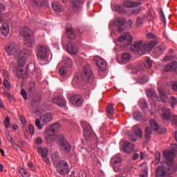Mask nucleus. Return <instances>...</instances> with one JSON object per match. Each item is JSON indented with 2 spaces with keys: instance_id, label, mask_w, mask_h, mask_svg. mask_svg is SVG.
Wrapping results in <instances>:
<instances>
[{
  "instance_id": "1",
  "label": "nucleus",
  "mask_w": 177,
  "mask_h": 177,
  "mask_svg": "<svg viewBox=\"0 0 177 177\" xmlns=\"http://www.w3.org/2000/svg\"><path fill=\"white\" fill-rule=\"evenodd\" d=\"M163 157L167 161L161 162L162 167L159 166L157 168L156 175V177H168V174H174L176 171V165L174 163V158H175V153L172 151H163Z\"/></svg>"
},
{
  "instance_id": "2",
  "label": "nucleus",
  "mask_w": 177,
  "mask_h": 177,
  "mask_svg": "<svg viewBox=\"0 0 177 177\" xmlns=\"http://www.w3.org/2000/svg\"><path fill=\"white\" fill-rule=\"evenodd\" d=\"M30 56V51L28 49H22L17 58V65H15L12 68V71L15 77L18 78H24V74L26 71L23 68L24 67V63H26V57Z\"/></svg>"
},
{
  "instance_id": "3",
  "label": "nucleus",
  "mask_w": 177,
  "mask_h": 177,
  "mask_svg": "<svg viewBox=\"0 0 177 177\" xmlns=\"http://www.w3.org/2000/svg\"><path fill=\"white\" fill-rule=\"evenodd\" d=\"M156 45H157L156 41H150L147 43H143V41L140 40L132 44L131 49L133 52H137L138 55L142 56V55H146L147 52H150Z\"/></svg>"
},
{
  "instance_id": "4",
  "label": "nucleus",
  "mask_w": 177,
  "mask_h": 177,
  "mask_svg": "<svg viewBox=\"0 0 177 177\" xmlns=\"http://www.w3.org/2000/svg\"><path fill=\"white\" fill-rule=\"evenodd\" d=\"M60 124L55 123L50 126L48 129H46V140L48 143H52L55 142L57 138V132L60 129Z\"/></svg>"
},
{
  "instance_id": "5",
  "label": "nucleus",
  "mask_w": 177,
  "mask_h": 177,
  "mask_svg": "<svg viewBox=\"0 0 177 177\" xmlns=\"http://www.w3.org/2000/svg\"><path fill=\"white\" fill-rule=\"evenodd\" d=\"M81 125L84 130V136L86 140L92 139L95 134L92 131V127H91V124H89V123L86 122V121H82Z\"/></svg>"
},
{
  "instance_id": "6",
  "label": "nucleus",
  "mask_w": 177,
  "mask_h": 177,
  "mask_svg": "<svg viewBox=\"0 0 177 177\" xmlns=\"http://www.w3.org/2000/svg\"><path fill=\"white\" fill-rule=\"evenodd\" d=\"M55 167L57 168V171L59 175H67V174L70 172L68 162L64 160H62V161H60Z\"/></svg>"
},
{
  "instance_id": "7",
  "label": "nucleus",
  "mask_w": 177,
  "mask_h": 177,
  "mask_svg": "<svg viewBox=\"0 0 177 177\" xmlns=\"http://www.w3.org/2000/svg\"><path fill=\"white\" fill-rule=\"evenodd\" d=\"M115 172H120L121 171V167H122V159L121 156L115 155L111 160Z\"/></svg>"
},
{
  "instance_id": "8",
  "label": "nucleus",
  "mask_w": 177,
  "mask_h": 177,
  "mask_svg": "<svg viewBox=\"0 0 177 177\" xmlns=\"http://www.w3.org/2000/svg\"><path fill=\"white\" fill-rule=\"evenodd\" d=\"M37 55L38 59L45 60V59L49 56V50L48 49V47L45 46H39L37 47Z\"/></svg>"
},
{
  "instance_id": "9",
  "label": "nucleus",
  "mask_w": 177,
  "mask_h": 177,
  "mask_svg": "<svg viewBox=\"0 0 177 177\" xmlns=\"http://www.w3.org/2000/svg\"><path fill=\"white\" fill-rule=\"evenodd\" d=\"M83 72V78L84 80H88L90 82H92V79L93 78V76L92 75V68L91 67V65H86L82 70Z\"/></svg>"
},
{
  "instance_id": "10",
  "label": "nucleus",
  "mask_w": 177,
  "mask_h": 177,
  "mask_svg": "<svg viewBox=\"0 0 177 177\" xmlns=\"http://www.w3.org/2000/svg\"><path fill=\"white\" fill-rule=\"evenodd\" d=\"M147 68H151V60L150 59L145 60L143 64L137 63L136 65V71H145Z\"/></svg>"
},
{
  "instance_id": "11",
  "label": "nucleus",
  "mask_w": 177,
  "mask_h": 177,
  "mask_svg": "<svg viewBox=\"0 0 177 177\" xmlns=\"http://www.w3.org/2000/svg\"><path fill=\"white\" fill-rule=\"evenodd\" d=\"M71 102L75 107H80L84 104V98L80 95H73L71 98Z\"/></svg>"
},
{
  "instance_id": "12",
  "label": "nucleus",
  "mask_w": 177,
  "mask_h": 177,
  "mask_svg": "<svg viewBox=\"0 0 177 177\" xmlns=\"http://www.w3.org/2000/svg\"><path fill=\"white\" fill-rule=\"evenodd\" d=\"M59 145L65 153H70L71 151V144L68 143L66 138H62L59 140Z\"/></svg>"
},
{
  "instance_id": "13",
  "label": "nucleus",
  "mask_w": 177,
  "mask_h": 177,
  "mask_svg": "<svg viewBox=\"0 0 177 177\" xmlns=\"http://www.w3.org/2000/svg\"><path fill=\"white\" fill-rule=\"evenodd\" d=\"M118 41L119 42H125L126 46H128L130 44H132V36L128 32L124 33L119 37Z\"/></svg>"
},
{
  "instance_id": "14",
  "label": "nucleus",
  "mask_w": 177,
  "mask_h": 177,
  "mask_svg": "<svg viewBox=\"0 0 177 177\" xmlns=\"http://www.w3.org/2000/svg\"><path fill=\"white\" fill-rule=\"evenodd\" d=\"M72 8L75 13H80L82 10V0H72Z\"/></svg>"
},
{
  "instance_id": "15",
  "label": "nucleus",
  "mask_w": 177,
  "mask_h": 177,
  "mask_svg": "<svg viewBox=\"0 0 177 177\" xmlns=\"http://www.w3.org/2000/svg\"><path fill=\"white\" fill-rule=\"evenodd\" d=\"M94 60L99 70H100L101 71H103V70L106 68V62H104L103 59H102L101 57H97L94 58Z\"/></svg>"
},
{
  "instance_id": "16",
  "label": "nucleus",
  "mask_w": 177,
  "mask_h": 177,
  "mask_svg": "<svg viewBox=\"0 0 177 177\" xmlns=\"http://www.w3.org/2000/svg\"><path fill=\"white\" fill-rule=\"evenodd\" d=\"M20 35H22V37H24V38L26 39L30 37H32L33 33L30 28L24 27L21 30Z\"/></svg>"
},
{
  "instance_id": "17",
  "label": "nucleus",
  "mask_w": 177,
  "mask_h": 177,
  "mask_svg": "<svg viewBox=\"0 0 177 177\" xmlns=\"http://www.w3.org/2000/svg\"><path fill=\"white\" fill-rule=\"evenodd\" d=\"M6 52L8 53L9 56L10 55H15L16 54V44H8L5 47Z\"/></svg>"
},
{
  "instance_id": "18",
  "label": "nucleus",
  "mask_w": 177,
  "mask_h": 177,
  "mask_svg": "<svg viewBox=\"0 0 177 177\" xmlns=\"http://www.w3.org/2000/svg\"><path fill=\"white\" fill-rule=\"evenodd\" d=\"M135 149V146L133 144H131L129 142H124L123 144V150L124 153H127L129 154V153H132L133 151V149Z\"/></svg>"
},
{
  "instance_id": "19",
  "label": "nucleus",
  "mask_w": 177,
  "mask_h": 177,
  "mask_svg": "<svg viewBox=\"0 0 177 177\" xmlns=\"http://www.w3.org/2000/svg\"><path fill=\"white\" fill-rule=\"evenodd\" d=\"M53 103L57 104L59 107H66L67 102L63 97H55L52 100Z\"/></svg>"
},
{
  "instance_id": "20",
  "label": "nucleus",
  "mask_w": 177,
  "mask_h": 177,
  "mask_svg": "<svg viewBox=\"0 0 177 177\" xmlns=\"http://www.w3.org/2000/svg\"><path fill=\"white\" fill-rule=\"evenodd\" d=\"M164 50H165V46L162 45L158 46L154 48L153 52V55L156 57H158V56H161L162 53H164Z\"/></svg>"
},
{
  "instance_id": "21",
  "label": "nucleus",
  "mask_w": 177,
  "mask_h": 177,
  "mask_svg": "<svg viewBox=\"0 0 177 177\" xmlns=\"http://www.w3.org/2000/svg\"><path fill=\"white\" fill-rule=\"evenodd\" d=\"M67 50L71 55H77L78 53V48L75 44L69 42L67 46Z\"/></svg>"
},
{
  "instance_id": "22",
  "label": "nucleus",
  "mask_w": 177,
  "mask_h": 177,
  "mask_svg": "<svg viewBox=\"0 0 177 177\" xmlns=\"http://www.w3.org/2000/svg\"><path fill=\"white\" fill-rule=\"evenodd\" d=\"M66 36L68 38H70V39H74V38H75V32H74V30L71 28V24H68V27L66 28Z\"/></svg>"
},
{
  "instance_id": "23",
  "label": "nucleus",
  "mask_w": 177,
  "mask_h": 177,
  "mask_svg": "<svg viewBox=\"0 0 177 177\" xmlns=\"http://www.w3.org/2000/svg\"><path fill=\"white\" fill-rule=\"evenodd\" d=\"M53 120V116L51 113H46L41 117V121L43 122V125H46L48 122H50Z\"/></svg>"
},
{
  "instance_id": "24",
  "label": "nucleus",
  "mask_w": 177,
  "mask_h": 177,
  "mask_svg": "<svg viewBox=\"0 0 177 177\" xmlns=\"http://www.w3.org/2000/svg\"><path fill=\"white\" fill-rule=\"evenodd\" d=\"M162 118L163 120H165L166 121H168L170 120L171 118V109H168V108H164L162 110Z\"/></svg>"
},
{
  "instance_id": "25",
  "label": "nucleus",
  "mask_w": 177,
  "mask_h": 177,
  "mask_svg": "<svg viewBox=\"0 0 177 177\" xmlns=\"http://www.w3.org/2000/svg\"><path fill=\"white\" fill-rule=\"evenodd\" d=\"M1 31L2 35L4 37H8L10 32L9 24H8L6 22L3 23L1 27Z\"/></svg>"
},
{
  "instance_id": "26",
  "label": "nucleus",
  "mask_w": 177,
  "mask_h": 177,
  "mask_svg": "<svg viewBox=\"0 0 177 177\" xmlns=\"http://www.w3.org/2000/svg\"><path fill=\"white\" fill-rule=\"evenodd\" d=\"M132 59V55L129 54V53H124L122 55V58H121V63L122 64H127V63H129V62Z\"/></svg>"
},
{
  "instance_id": "27",
  "label": "nucleus",
  "mask_w": 177,
  "mask_h": 177,
  "mask_svg": "<svg viewBox=\"0 0 177 177\" xmlns=\"http://www.w3.org/2000/svg\"><path fill=\"white\" fill-rule=\"evenodd\" d=\"M62 63L66 66V67L71 68L73 66V59L66 55L62 58Z\"/></svg>"
},
{
  "instance_id": "28",
  "label": "nucleus",
  "mask_w": 177,
  "mask_h": 177,
  "mask_svg": "<svg viewBox=\"0 0 177 177\" xmlns=\"http://www.w3.org/2000/svg\"><path fill=\"white\" fill-rule=\"evenodd\" d=\"M52 7L55 12H63L64 10V7L59 2L52 3Z\"/></svg>"
},
{
  "instance_id": "29",
  "label": "nucleus",
  "mask_w": 177,
  "mask_h": 177,
  "mask_svg": "<svg viewBox=\"0 0 177 177\" xmlns=\"http://www.w3.org/2000/svg\"><path fill=\"white\" fill-rule=\"evenodd\" d=\"M140 5V3L135 2V1H126L123 3V6L124 8H135L136 6H139Z\"/></svg>"
},
{
  "instance_id": "30",
  "label": "nucleus",
  "mask_w": 177,
  "mask_h": 177,
  "mask_svg": "<svg viewBox=\"0 0 177 177\" xmlns=\"http://www.w3.org/2000/svg\"><path fill=\"white\" fill-rule=\"evenodd\" d=\"M24 42L26 46L29 48H32L35 45V41L34 40V36H30L26 39H24Z\"/></svg>"
},
{
  "instance_id": "31",
  "label": "nucleus",
  "mask_w": 177,
  "mask_h": 177,
  "mask_svg": "<svg viewBox=\"0 0 177 177\" xmlns=\"http://www.w3.org/2000/svg\"><path fill=\"white\" fill-rule=\"evenodd\" d=\"M51 158L55 167L60 164V161H62V160H60V156H59V153L57 152H55L54 154H53L51 156Z\"/></svg>"
},
{
  "instance_id": "32",
  "label": "nucleus",
  "mask_w": 177,
  "mask_h": 177,
  "mask_svg": "<svg viewBox=\"0 0 177 177\" xmlns=\"http://www.w3.org/2000/svg\"><path fill=\"white\" fill-rule=\"evenodd\" d=\"M37 151L38 153H41V157H46L48 156V154H49V149L46 147H42V146L39 145L37 146Z\"/></svg>"
},
{
  "instance_id": "33",
  "label": "nucleus",
  "mask_w": 177,
  "mask_h": 177,
  "mask_svg": "<svg viewBox=\"0 0 177 177\" xmlns=\"http://www.w3.org/2000/svg\"><path fill=\"white\" fill-rule=\"evenodd\" d=\"M125 23H127V20H125L124 18L121 17L116 18L113 21V24L115 26H116V27H122Z\"/></svg>"
},
{
  "instance_id": "34",
  "label": "nucleus",
  "mask_w": 177,
  "mask_h": 177,
  "mask_svg": "<svg viewBox=\"0 0 177 177\" xmlns=\"http://www.w3.org/2000/svg\"><path fill=\"white\" fill-rule=\"evenodd\" d=\"M177 68V62H173L165 67V71H174Z\"/></svg>"
},
{
  "instance_id": "35",
  "label": "nucleus",
  "mask_w": 177,
  "mask_h": 177,
  "mask_svg": "<svg viewBox=\"0 0 177 177\" xmlns=\"http://www.w3.org/2000/svg\"><path fill=\"white\" fill-rule=\"evenodd\" d=\"M159 95L160 96V99L163 103H167L168 102V95L165 94L162 88H158Z\"/></svg>"
},
{
  "instance_id": "36",
  "label": "nucleus",
  "mask_w": 177,
  "mask_h": 177,
  "mask_svg": "<svg viewBox=\"0 0 177 177\" xmlns=\"http://www.w3.org/2000/svg\"><path fill=\"white\" fill-rule=\"evenodd\" d=\"M147 94L149 97L152 99V100H158V96L157 95V93L156 91L153 90H147Z\"/></svg>"
},
{
  "instance_id": "37",
  "label": "nucleus",
  "mask_w": 177,
  "mask_h": 177,
  "mask_svg": "<svg viewBox=\"0 0 177 177\" xmlns=\"http://www.w3.org/2000/svg\"><path fill=\"white\" fill-rule=\"evenodd\" d=\"M146 20V17H137V21L136 23V26L138 28L142 27L145 24V21Z\"/></svg>"
},
{
  "instance_id": "38",
  "label": "nucleus",
  "mask_w": 177,
  "mask_h": 177,
  "mask_svg": "<svg viewBox=\"0 0 177 177\" xmlns=\"http://www.w3.org/2000/svg\"><path fill=\"white\" fill-rule=\"evenodd\" d=\"M150 125L153 131H158L160 129V125L157 122V120L153 119L149 121Z\"/></svg>"
},
{
  "instance_id": "39",
  "label": "nucleus",
  "mask_w": 177,
  "mask_h": 177,
  "mask_svg": "<svg viewBox=\"0 0 177 177\" xmlns=\"http://www.w3.org/2000/svg\"><path fill=\"white\" fill-rule=\"evenodd\" d=\"M35 93V83L34 82L28 84V93L32 94Z\"/></svg>"
},
{
  "instance_id": "40",
  "label": "nucleus",
  "mask_w": 177,
  "mask_h": 177,
  "mask_svg": "<svg viewBox=\"0 0 177 177\" xmlns=\"http://www.w3.org/2000/svg\"><path fill=\"white\" fill-rule=\"evenodd\" d=\"M59 74L61 77H66L67 75V68L64 66H61L59 69Z\"/></svg>"
},
{
  "instance_id": "41",
  "label": "nucleus",
  "mask_w": 177,
  "mask_h": 177,
  "mask_svg": "<svg viewBox=\"0 0 177 177\" xmlns=\"http://www.w3.org/2000/svg\"><path fill=\"white\" fill-rule=\"evenodd\" d=\"M133 117L137 121H140V120H143V115H142V113L140 111H137L134 113Z\"/></svg>"
},
{
  "instance_id": "42",
  "label": "nucleus",
  "mask_w": 177,
  "mask_h": 177,
  "mask_svg": "<svg viewBox=\"0 0 177 177\" xmlns=\"http://www.w3.org/2000/svg\"><path fill=\"white\" fill-rule=\"evenodd\" d=\"M134 133L135 135H136V136H139V138H142V137L143 136V133L142 132V129L136 127L134 128Z\"/></svg>"
},
{
  "instance_id": "43",
  "label": "nucleus",
  "mask_w": 177,
  "mask_h": 177,
  "mask_svg": "<svg viewBox=\"0 0 177 177\" xmlns=\"http://www.w3.org/2000/svg\"><path fill=\"white\" fill-rule=\"evenodd\" d=\"M19 173L23 177H30V173L27 171V170L24 169V168L19 169Z\"/></svg>"
},
{
  "instance_id": "44",
  "label": "nucleus",
  "mask_w": 177,
  "mask_h": 177,
  "mask_svg": "<svg viewBox=\"0 0 177 177\" xmlns=\"http://www.w3.org/2000/svg\"><path fill=\"white\" fill-rule=\"evenodd\" d=\"M145 132V138L150 139L151 138V129L150 127H146Z\"/></svg>"
},
{
  "instance_id": "45",
  "label": "nucleus",
  "mask_w": 177,
  "mask_h": 177,
  "mask_svg": "<svg viewBox=\"0 0 177 177\" xmlns=\"http://www.w3.org/2000/svg\"><path fill=\"white\" fill-rule=\"evenodd\" d=\"M170 98H171V106L172 109H175V106L177 104V100L174 96H171Z\"/></svg>"
},
{
  "instance_id": "46",
  "label": "nucleus",
  "mask_w": 177,
  "mask_h": 177,
  "mask_svg": "<svg viewBox=\"0 0 177 177\" xmlns=\"http://www.w3.org/2000/svg\"><path fill=\"white\" fill-rule=\"evenodd\" d=\"M106 110H107L108 114L111 115L114 113V108L111 104L107 105Z\"/></svg>"
},
{
  "instance_id": "47",
  "label": "nucleus",
  "mask_w": 177,
  "mask_h": 177,
  "mask_svg": "<svg viewBox=\"0 0 177 177\" xmlns=\"http://www.w3.org/2000/svg\"><path fill=\"white\" fill-rule=\"evenodd\" d=\"M3 124L6 129H8L9 128V125H10V119L9 118V116L6 117Z\"/></svg>"
},
{
  "instance_id": "48",
  "label": "nucleus",
  "mask_w": 177,
  "mask_h": 177,
  "mask_svg": "<svg viewBox=\"0 0 177 177\" xmlns=\"http://www.w3.org/2000/svg\"><path fill=\"white\" fill-rule=\"evenodd\" d=\"M156 160L155 162L158 164V162H160V160H161V153L160 151H156Z\"/></svg>"
},
{
  "instance_id": "49",
  "label": "nucleus",
  "mask_w": 177,
  "mask_h": 177,
  "mask_svg": "<svg viewBox=\"0 0 177 177\" xmlns=\"http://www.w3.org/2000/svg\"><path fill=\"white\" fill-rule=\"evenodd\" d=\"M147 81H149V77L147 76H142L139 79V82H140V84H145Z\"/></svg>"
},
{
  "instance_id": "50",
  "label": "nucleus",
  "mask_w": 177,
  "mask_h": 177,
  "mask_svg": "<svg viewBox=\"0 0 177 177\" xmlns=\"http://www.w3.org/2000/svg\"><path fill=\"white\" fill-rule=\"evenodd\" d=\"M33 5L36 6H42V0H32Z\"/></svg>"
},
{
  "instance_id": "51",
  "label": "nucleus",
  "mask_w": 177,
  "mask_h": 177,
  "mask_svg": "<svg viewBox=\"0 0 177 177\" xmlns=\"http://www.w3.org/2000/svg\"><path fill=\"white\" fill-rule=\"evenodd\" d=\"M21 95L23 96L25 100H27V99H28L27 97V91H26L24 88L21 89Z\"/></svg>"
},
{
  "instance_id": "52",
  "label": "nucleus",
  "mask_w": 177,
  "mask_h": 177,
  "mask_svg": "<svg viewBox=\"0 0 177 177\" xmlns=\"http://www.w3.org/2000/svg\"><path fill=\"white\" fill-rule=\"evenodd\" d=\"M28 168L30 171H36L35 166H34V165L31 162H29L28 163Z\"/></svg>"
},
{
  "instance_id": "53",
  "label": "nucleus",
  "mask_w": 177,
  "mask_h": 177,
  "mask_svg": "<svg viewBox=\"0 0 177 177\" xmlns=\"http://www.w3.org/2000/svg\"><path fill=\"white\" fill-rule=\"evenodd\" d=\"M140 177H147V170L146 169H144L140 171Z\"/></svg>"
},
{
  "instance_id": "54",
  "label": "nucleus",
  "mask_w": 177,
  "mask_h": 177,
  "mask_svg": "<svg viewBox=\"0 0 177 177\" xmlns=\"http://www.w3.org/2000/svg\"><path fill=\"white\" fill-rule=\"evenodd\" d=\"M35 125L38 128V129H42V126L41 125V120H39V119H36Z\"/></svg>"
},
{
  "instance_id": "55",
  "label": "nucleus",
  "mask_w": 177,
  "mask_h": 177,
  "mask_svg": "<svg viewBox=\"0 0 177 177\" xmlns=\"http://www.w3.org/2000/svg\"><path fill=\"white\" fill-rule=\"evenodd\" d=\"M3 85L6 89H10V83L8 81V80L5 79L3 80Z\"/></svg>"
},
{
  "instance_id": "56",
  "label": "nucleus",
  "mask_w": 177,
  "mask_h": 177,
  "mask_svg": "<svg viewBox=\"0 0 177 177\" xmlns=\"http://www.w3.org/2000/svg\"><path fill=\"white\" fill-rule=\"evenodd\" d=\"M28 131L30 133V135H34L35 130L34 129V126H32V124H30L29 127H28Z\"/></svg>"
},
{
  "instance_id": "57",
  "label": "nucleus",
  "mask_w": 177,
  "mask_h": 177,
  "mask_svg": "<svg viewBox=\"0 0 177 177\" xmlns=\"http://www.w3.org/2000/svg\"><path fill=\"white\" fill-rule=\"evenodd\" d=\"M147 37L149 39H156L157 38V36H156V35L149 32L148 34H147Z\"/></svg>"
},
{
  "instance_id": "58",
  "label": "nucleus",
  "mask_w": 177,
  "mask_h": 177,
  "mask_svg": "<svg viewBox=\"0 0 177 177\" xmlns=\"http://www.w3.org/2000/svg\"><path fill=\"white\" fill-rule=\"evenodd\" d=\"M160 16L162 21H163V23H165V15H164V12L162 11V10H160Z\"/></svg>"
},
{
  "instance_id": "59",
  "label": "nucleus",
  "mask_w": 177,
  "mask_h": 177,
  "mask_svg": "<svg viewBox=\"0 0 177 177\" xmlns=\"http://www.w3.org/2000/svg\"><path fill=\"white\" fill-rule=\"evenodd\" d=\"M142 109L143 110H147V109H149V105L147 104V101H144L142 103Z\"/></svg>"
},
{
  "instance_id": "60",
  "label": "nucleus",
  "mask_w": 177,
  "mask_h": 177,
  "mask_svg": "<svg viewBox=\"0 0 177 177\" xmlns=\"http://www.w3.org/2000/svg\"><path fill=\"white\" fill-rule=\"evenodd\" d=\"M141 10H142V8H140L133 9L132 10V15H138V13H140Z\"/></svg>"
},
{
  "instance_id": "61",
  "label": "nucleus",
  "mask_w": 177,
  "mask_h": 177,
  "mask_svg": "<svg viewBox=\"0 0 177 177\" xmlns=\"http://www.w3.org/2000/svg\"><path fill=\"white\" fill-rule=\"evenodd\" d=\"M171 121L172 124H174V125H176V127H177V115L172 116L171 118Z\"/></svg>"
},
{
  "instance_id": "62",
  "label": "nucleus",
  "mask_w": 177,
  "mask_h": 177,
  "mask_svg": "<svg viewBox=\"0 0 177 177\" xmlns=\"http://www.w3.org/2000/svg\"><path fill=\"white\" fill-rule=\"evenodd\" d=\"M165 62H170V60H174V56L173 55H167L164 58Z\"/></svg>"
},
{
  "instance_id": "63",
  "label": "nucleus",
  "mask_w": 177,
  "mask_h": 177,
  "mask_svg": "<svg viewBox=\"0 0 177 177\" xmlns=\"http://www.w3.org/2000/svg\"><path fill=\"white\" fill-rule=\"evenodd\" d=\"M42 158L44 162H46V164L47 165L50 164V159H49L48 156H43Z\"/></svg>"
},
{
  "instance_id": "64",
  "label": "nucleus",
  "mask_w": 177,
  "mask_h": 177,
  "mask_svg": "<svg viewBox=\"0 0 177 177\" xmlns=\"http://www.w3.org/2000/svg\"><path fill=\"white\" fill-rule=\"evenodd\" d=\"M172 89L175 92H177V82H173Z\"/></svg>"
}]
</instances>
